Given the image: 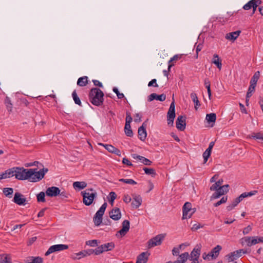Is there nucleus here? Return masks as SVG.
<instances>
[{
    "instance_id": "obj_53",
    "label": "nucleus",
    "mask_w": 263,
    "mask_h": 263,
    "mask_svg": "<svg viewBox=\"0 0 263 263\" xmlns=\"http://www.w3.org/2000/svg\"><path fill=\"white\" fill-rule=\"evenodd\" d=\"M252 227L251 226H248L246 228H245L242 231L243 235H247L249 234L252 231Z\"/></svg>"
},
{
    "instance_id": "obj_55",
    "label": "nucleus",
    "mask_w": 263,
    "mask_h": 263,
    "mask_svg": "<svg viewBox=\"0 0 263 263\" xmlns=\"http://www.w3.org/2000/svg\"><path fill=\"white\" fill-rule=\"evenodd\" d=\"M219 185L216 183V182H215L210 188V190L212 191H215L220 187Z\"/></svg>"
},
{
    "instance_id": "obj_56",
    "label": "nucleus",
    "mask_w": 263,
    "mask_h": 263,
    "mask_svg": "<svg viewBox=\"0 0 263 263\" xmlns=\"http://www.w3.org/2000/svg\"><path fill=\"white\" fill-rule=\"evenodd\" d=\"M59 195H60L62 199H64L65 198H68L69 196V194L65 191H63L62 192H61V191H60Z\"/></svg>"
},
{
    "instance_id": "obj_8",
    "label": "nucleus",
    "mask_w": 263,
    "mask_h": 263,
    "mask_svg": "<svg viewBox=\"0 0 263 263\" xmlns=\"http://www.w3.org/2000/svg\"><path fill=\"white\" fill-rule=\"evenodd\" d=\"M115 243L112 242L102 245L95 249V255H98L103 253L104 252L111 251L115 248Z\"/></svg>"
},
{
    "instance_id": "obj_27",
    "label": "nucleus",
    "mask_w": 263,
    "mask_h": 263,
    "mask_svg": "<svg viewBox=\"0 0 263 263\" xmlns=\"http://www.w3.org/2000/svg\"><path fill=\"white\" fill-rule=\"evenodd\" d=\"M180 259L175 261V263H185L187 259H189V254L188 252H184L179 255Z\"/></svg>"
},
{
    "instance_id": "obj_58",
    "label": "nucleus",
    "mask_w": 263,
    "mask_h": 263,
    "mask_svg": "<svg viewBox=\"0 0 263 263\" xmlns=\"http://www.w3.org/2000/svg\"><path fill=\"white\" fill-rule=\"evenodd\" d=\"M148 86L149 87H151V86H154V87H158V84L156 83V79H153L152 81H151L148 83Z\"/></svg>"
},
{
    "instance_id": "obj_54",
    "label": "nucleus",
    "mask_w": 263,
    "mask_h": 263,
    "mask_svg": "<svg viewBox=\"0 0 263 263\" xmlns=\"http://www.w3.org/2000/svg\"><path fill=\"white\" fill-rule=\"evenodd\" d=\"M133 120L130 115L128 112H126V122L125 124H130Z\"/></svg>"
},
{
    "instance_id": "obj_41",
    "label": "nucleus",
    "mask_w": 263,
    "mask_h": 263,
    "mask_svg": "<svg viewBox=\"0 0 263 263\" xmlns=\"http://www.w3.org/2000/svg\"><path fill=\"white\" fill-rule=\"evenodd\" d=\"M99 144L103 146L106 150H107L109 152L111 153H112L114 152V151L116 148L114 146L109 144H104L102 143H99Z\"/></svg>"
},
{
    "instance_id": "obj_51",
    "label": "nucleus",
    "mask_w": 263,
    "mask_h": 263,
    "mask_svg": "<svg viewBox=\"0 0 263 263\" xmlns=\"http://www.w3.org/2000/svg\"><path fill=\"white\" fill-rule=\"evenodd\" d=\"M113 91H114V92H115L117 94V97H118V98L119 99H122V98H123L124 97V95H123V93H120V92L119 91V90H118V88H116V87H114V88H113Z\"/></svg>"
},
{
    "instance_id": "obj_13",
    "label": "nucleus",
    "mask_w": 263,
    "mask_h": 263,
    "mask_svg": "<svg viewBox=\"0 0 263 263\" xmlns=\"http://www.w3.org/2000/svg\"><path fill=\"white\" fill-rule=\"evenodd\" d=\"M186 117L184 116H179L176 121V125L177 128L180 130L183 131L185 128Z\"/></svg>"
},
{
    "instance_id": "obj_44",
    "label": "nucleus",
    "mask_w": 263,
    "mask_h": 263,
    "mask_svg": "<svg viewBox=\"0 0 263 263\" xmlns=\"http://www.w3.org/2000/svg\"><path fill=\"white\" fill-rule=\"evenodd\" d=\"M251 138L263 140V134L260 132L253 133Z\"/></svg>"
},
{
    "instance_id": "obj_24",
    "label": "nucleus",
    "mask_w": 263,
    "mask_h": 263,
    "mask_svg": "<svg viewBox=\"0 0 263 263\" xmlns=\"http://www.w3.org/2000/svg\"><path fill=\"white\" fill-rule=\"evenodd\" d=\"M221 249H222V247L219 245H217L215 247H214L213 249H212V250L209 253V255L213 258H216L218 257V256L219 254L220 251Z\"/></svg>"
},
{
    "instance_id": "obj_57",
    "label": "nucleus",
    "mask_w": 263,
    "mask_h": 263,
    "mask_svg": "<svg viewBox=\"0 0 263 263\" xmlns=\"http://www.w3.org/2000/svg\"><path fill=\"white\" fill-rule=\"evenodd\" d=\"M180 250L177 247H174L172 250V254L173 256H178L180 253Z\"/></svg>"
},
{
    "instance_id": "obj_11",
    "label": "nucleus",
    "mask_w": 263,
    "mask_h": 263,
    "mask_svg": "<svg viewBox=\"0 0 263 263\" xmlns=\"http://www.w3.org/2000/svg\"><path fill=\"white\" fill-rule=\"evenodd\" d=\"M242 246L251 247L257 243L256 236H246L241 238L239 240Z\"/></svg>"
},
{
    "instance_id": "obj_63",
    "label": "nucleus",
    "mask_w": 263,
    "mask_h": 263,
    "mask_svg": "<svg viewBox=\"0 0 263 263\" xmlns=\"http://www.w3.org/2000/svg\"><path fill=\"white\" fill-rule=\"evenodd\" d=\"M180 58V57L178 55H174L173 58H171V59L168 61L169 64H171L170 63L174 61L178 60Z\"/></svg>"
},
{
    "instance_id": "obj_37",
    "label": "nucleus",
    "mask_w": 263,
    "mask_h": 263,
    "mask_svg": "<svg viewBox=\"0 0 263 263\" xmlns=\"http://www.w3.org/2000/svg\"><path fill=\"white\" fill-rule=\"evenodd\" d=\"M72 98H73V99L75 103L80 106H81L82 104H81V100H80V98H79V97L78 96L76 90L73 91V92L72 93Z\"/></svg>"
},
{
    "instance_id": "obj_15",
    "label": "nucleus",
    "mask_w": 263,
    "mask_h": 263,
    "mask_svg": "<svg viewBox=\"0 0 263 263\" xmlns=\"http://www.w3.org/2000/svg\"><path fill=\"white\" fill-rule=\"evenodd\" d=\"M122 228L118 232L116 236H118V234H119L121 237H123L126 235V234L128 232L129 229L130 223L129 221L127 220H125L122 222Z\"/></svg>"
},
{
    "instance_id": "obj_61",
    "label": "nucleus",
    "mask_w": 263,
    "mask_h": 263,
    "mask_svg": "<svg viewBox=\"0 0 263 263\" xmlns=\"http://www.w3.org/2000/svg\"><path fill=\"white\" fill-rule=\"evenodd\" d=\"M122 163L124 164H126L128 166H132V163L128 160V159L126 158H124L122 160Z\"/></svg>"
},
{
    "instance_id": "obj_38",
    "label": "nucleus",
    "mask_w": 263,
    "mask_h": 263,
    "mask_svg": "<svg viewBox=\"0 0 263 263\" xmlns=\"http://www.w3.org/2000/svg\"><path fill=\"white\" fill-rule=\"evenodd\" d=\"M13 189L11 187H6L3 189L4 194L7 197H11Z\"/></svg>"
},
{
    "instance_id": "obj_19",
    "label": "nucleus",
    "mask_w": 263,
    "mask_h": 263,
    "mask_svg": "<svg viewBox=\"0 0 263 263\" xmlns=\"http://www.w3.org/2000/svg\"><path fill=\"white\" fill-rule=\"evenodd\" d=\"M60 190L59 187L51 186L47 189L46 194L49 197H55L60 194Z\"/></svg>"
},
{
    "instance_id": "obj_2",
    "label": "nucleus",
    "mask_w": 263,
    "mask_h": 263,
    "mask_svg": "<svg viewBox=\"0 0 263 263\" xmlns=\"http://www.w3.org/2000/svg\"><path fill=\"white\" fill-rule=\"evenodd\" d=\"M103 96L104 93L102 91L97 88H92L89 95L90 101L96 106L102 104L104 100Z\"/></svg>"
},
{
    "instance_id": "obj_43",
    "label": "nucleus",
    "mask_w": 263,
    "mask_h": 263,
    "mask_svg": "<svg viewBox=\"0 0 263 263\" xmlns=\"http://www.w3.org/2000/svg\"><path fill=\"white\" fill-rule=\"evenodd\" d=\"M119 181L123 182L124 183L130 184H136L137 182L134 180L131 179H120Z\"/></svg>"
},
{
    "instance_id": "obj_18",
    "label": "nucleus",
    "mask_w": 263,
    "mask_h": 263,
    "mask_svg": "<svg viewBox=\"0 0 263 263\" xmlns=\"http://www.w3.org/2000/svg\"><path fill=\"white\" fill-rule=\"evenodd\" d=\"M109 217L114 220H118L121 217V213L119 208H115L112 209L109 213Z\"/></svg>"
},
{
    "instance_id": "obj_46",
    "label": "nucleus",
    "mask_w": 263,
    "mask_h": 263,
    "mask_svg": "<svg viewBox=\"0 0 263 263\" xmlns=\"http://www.w3.org/2000/svg\"><path fill=\"white\" fill-rule=\"evenodd\" d=\"M228 199L227 196L223 197L219 201L214 204V206H218L222 203H224L227 202Z\"/></svg>"
},
{
    "instance_id": "obj_34",
    "label": "nucleus",
    "mask_w": 263,
    "mask_h": 263,
    "mask_svg": "<svg viewBox=\"0 0 263 263\" xmlns=\"http://www.w3.org/2000/svg\"><path fill=\"white\" fill-rule=\"evenodd\" d=\"M206 120L209 123H215L216 120V115L214 113L207 114L206 116Z\"/></svg>"
},
{
    "instance_id": "obj_4",
    "label": "nucleus",
    "mask_w": 263,
    "mask_h": 263,
    "mask_svg": "<svg viewBox=\"0 0 263 263\" xmlns=\"http://www.w3.org/2000/svg\"><path fill=\"white\" fill-rule=\"evenodd\" d=\"M107 204L106 202H104L99 210L95 214L93 221L96 226H99L101 224L102 222V217L104 214L105 211L106 209Z\"/></svg>"
},
{
    "instance_id": "obj_36",
    "label": "nucleus",
    "mask_w": 263,
    "mask_h": 263,
    "mask_svg": "<svg viewBox=\"0 0 263 263\" xmlns=\"http://www.w3.org/2000/svg\"><path fill=\"white\" fill-rule=\"evenodd\" d=\"M260 77V72L259 71H256L254 74L253 76L251 78V80L250 81V83H253V84H257V82L259 78Z\"/></svg>"
},
{
    "instance_id": "obj_16",
    "label": "nucleus",
    "mask_w": 263,
    "mask_h": 263,
    "mask_svg": "<svg viewBox=\"0 0 263 263\" xmlns=\"http://www.w3.org/2000/svg\"><path fill=\"white\" fill-rule=\"evenodd\" d=\"M133 201L132 202V206L133 208L137 209L142 204V199L140 195L136 194H132Z\"/></svg>"
},
{
    "instance_id": "obj_12",
    "label": "nucleus",
    "mask_w": 263,
    "mask_h": 263,
    "mask_svg": "<svg viewBox=\"0 0 263 263\" xmlns=\"http://www.w3.org/2000/svg\"><path fill=\"white\" fill-rule=\"evenodd\" d=\"M68 248V246L66 245L60 244L53 245L48 249L47 251L45 253V255L48 256L52 253L66 250Z\"/></svg>"
},
{
    "instance_id": "obj_33",
    "label": "nucleus",
    "mask_w": 263,
    "mask_h": 263,
    "mask_svg": "<svg viewBox=\"0 0 263 263\" xmlns=\"http://www.w3.org/2000/svg\"><path fill=\"white\" fill-rule=\"evenodd\" d=\"M124 131L127 136L131 137L133 136V133L131 129L130 124H125L124 127Z\"/></svg>"
},
{
    "instance_id": "obj_50",
    "label": "nucleus",
    "mask_w": 263,
    "mask_h": 263,
    "mask_svg": "<svg viewBox=\"0 0 263 263\" xmlns=\"http://www.w3.org/2000/svg\"><path fill=\"white\" fill-rule=\"evenodd\" d=\"M237 204L238 203L237 202H235V201L234 200V201L231 204L227 206V210L228 211H230L232 210H233Z\"/></svg>"
},
{
    "instance_id": "obj_26",
    "label": "nucleus",
    "mask_w": 263,
    "mask_h": 263,
    "mask_svg": "<svg viewBox=\"0 0 263 263\" xmlns=\"http://www.w3.org/2000/svg\"><path fill=\"white\" fill-rule=\"evenodd\" d=\"M240 32H241L240 31L238 30L236 31L227 33L226 35V38L227 40H229L234 41L238 37Z\"/></svg>"
},
{
    "instance_id": "obj_42",
    "label": "nucleus",
    "mask_w": 263,
    "mask_h": 263,
    "mask_svg": "<svg viewBox=\"0 0 263 263\" xmlns=\"http://www.w3.org/2000/svg\"><path fill=\"white\" fill-rule=\"evenodd\" d=\"M5 104L8 111L9 112H11L12 109V104L11 103L10 100L8 97H7L5 100Z\"/></svg>"
},
{
    "instance_id": "obj_10",
    "label": "nucleus",
    "mask_w": 263,
    "mask_h": 263,
    "mask_svg": "<svg viewBox=\"0 0 263 263\" xmlns=\"http://www.w3.org/2000/svg\"><path fill=\"white\" fill-rule=\"evenodd\" d=\"M246 253H247V250L240 249L229 253L226 255V257L227 258L228 261L231 262L240 257L242 255V254Z\"/></svg>"
},
{
    "instance_id": "obj_20",
    "label": "nucleus",
    "mask_w": 263,
    "mask_h": 263,
    "mask_svg": "<svg viewBox=\"0 0 263 263\" xmlns=\"http://www.w3.org/2000/svg\"><path fill=\"white\" fill-rule=\"evenodd\" d=\"M155 99L161 102L164 101L166 99V95L164 93L158 95L155 93H153L148 97V101L149 102H151Z\"/></svg>"
},
{
    "instance_id": "obj_48",
    "label": "nucleus",
    "mask_w": 263,
    "mask_h": 263,
    "mask_svg": "<svg viewBox=\"0 0 263 263\" xmlns=\"http://www.w3.org/2000/svg\"><path fill=\"white\" fill-rule=\"evenodd\" d=\"M211 153L209 152L207 150H205V152L203 153L202 156H203V157L204 159V162H203L204 164L207 162L208 158L211 156Z\"/></svg>"
},
{
    "instance_id": "obj_49",
    "label": "nucleus",
    "mask_w": 263,
    "mask_h": 263,
    "mask_svg": "<svg viewBox=\"0 0 263 263\" xmlns=\"http://www.w3.org/2000/svg\"><path fill=\"white\" fill-rule=\"evenodd\" d=\"M4 260H2V262L4 263H12L10 255L9 254H4Z\"/></svg>"
},
{
    "instance_id": "obj_31",
    "label": "nucleus",
    "mask_w": 263,
    "mask_h": 263,
    "mask_svg": "<svg viewBox=\"0 0 263 263\" xmlns=\"http://www.w3.org/2000/svg\"><path fill=\"white\" fill-rule=\"evenodd\" d=\"M88 83L87 77L86 76H84L81 78H80L77 82V85L80 86H86Z\"/></svg>"
},
{
    "instance_id": "obj_7",
    "label": "nucleus",
    "mask_w": 263,
    "mask_h": 263,
    "mask_svg": "<svg viewBox=\"0 0 263 263\" xmlns=\"http://www.w3.org/2000/svg\"><path fill=\"white\" fill-rule=\"evenodd\" d=\"M165 236L166 234H161L151 239L147 242L148 248H152L155 246L160 245L162 243V241L164 239Z\"/></svg>"
},
{
    "instance_id": "obj_29",
    "label": "nucleus",
    "mask_w": 263,
    "mask_h": 263,
    "mask_svg": "<svg viewBox=\"0 0 263 263\" xmlns=\"http://www.w3.org/2000/svg\"><path fill=\"white\" fill-rule=\"evenodd\" d=\"M212 63L215 64L219 69H221L222 67L221 62L217 54H214Z\"/></svg>"
},
{
    "instance_id": "obj_22",
    "label": "nucleus",
    "mask_w": 263,
    "mask_h": 263,
    "mask_svg": "<svg viewBox=\"0 0 263 263\" xmlns=\"http://www.w3.org/2000/svg\"><path fill=\"white\" fill-rule=\"evenodd\" d=\"M201 248L196 246L191 252L190 255H189V259H199L200 255Z\"/></svg>"
},
{
    "instance_id": "obj_40",
    "label": "nucleus",
    "mask_w": 263,
    "mask_h": 263,
    "mask_svg": "<svg viewBox=\"0 0 263 263\" xmlns=\"http://www.w3.org/2000/svg\"><path fill=\"white\" fill-rule=\"evenodd\" d=\"M45 194L43 192H41L39 194L36 195L37 201L38 202H45Z\"/></svg>"
},
{
    "instance_id": "obj_32",
    "label": "nucleus",
    "mask_w": 263,
    "mask_h": 263,
    "mask_svg": "<svg viewBox=\"0 0 263 263\" xmlns=\"http://www.w3.org/2000/svg\"><path fill=\"white\" fill-rule=\"evenodd\" d=\"M191 98L192 101L195 104V108L197 110L198 106L200 105L197 95L195 93L193 92L191 94Z\"/></svg>"
},
{
    "instance_id": "obj_6",
    "label": "nucleus",
    "mask_w": 263,
    "mask_h": 263,
    "mask_svg": "<svg viewBox=\"0 0 263 263\" xmlns=\"http://www.w3.org/2000/svg\"><path fill=\"white\" fill-rule=\"evenodd\" d=\"M175 116V100L174 97H173V101L170 105V108L167 113V120L168 125L173 126Z\"/></svg>"
},
{
    "instance_id": "obj_3",
    "label": "nucleus",
    "mask_w": 263,
    "mask_h": 263,
    "mask_svg": "<svg viewBox=\"0 0 263 263\" xmlns=\"http://www.w3.org/2000/svg\"><path fill=\"white\" fill-rule=\"evenodd\" d=\"M83 196V203L86 205H90L93 202L95 197L97 195V192L92 188L88 189L81 192Z\"/></svg>"
},
{
    "instance_id": "obj_60",
    "label": "nucleus",
    "mask_w": 263,
    "mask_h": 263,
    "mask_svg": "<svg viewBox=\"0 0 263 263\" xmlns=\"http://www.w3.org/2000/svg\"><path fill=\"white\" fill-rule=\"evenodd\" d=\"M134 121L136 122H139L141 121V116L139 113L136 114Z\"/></svg>"
},
{
    "instance_id": "obj_17",
    "label": "nucleus",
    "mask_w": 263,
    "mask_h": 263,
    "mask_svg": "<svg viewBox=\"0 0 263 263\" xmlns=\"http://www.w3.org/2000/svg\"><path fill=\"white\" fill-rule=\"evenodd\" d=\"M146 126L147 124L146 122H145L142 124V126L138 128V136L139 137V139L142 141H144L145 140L147 136V133L146 131Z\"/></svg>"
},
{
    "instance_id": "obj_39",
    "label": "nucleus",
    "mask_w": 263,
    "mask_h": 263,
    "mask_svg": "<svg viewBox=\"0 0 263 263\" xmlns=\"http://www.w3.org/2000/svg\"><path fill=\"white\" fill-rule=\"evenodd\" d=\"M143 170L145 173L147 175H151L152 176L156 175V172L154 168L144 167Z\"/></svg>"
},
{
    "instance_id": "obj_5",
    "label": "nucleus",
    "mask_w": 263,
    "mask_h": 263,
    "mask_svg": "<svg viewBox=\"0 0 263 263\" xmlns=\"http://www.w3.org/2000/svg\"><path fill=\"white\" fill-rule=\"evenodd\" d=\"M183 215L182 219H187L191 217L192 215L196 212L195 208H192V204L190 202H186L184 203L182 208Z\"/></svg>"
},
{
    "instance_id": "obj_25",
    "label": "nucleus",
    "mask_w": 263,
    "mask_h": 263,
    "mask_svg": "<svg viewBox=\"0 0 263 263\" xmlns=\"http://www.w3.org/2000/svg\"><path fill=\"white\" fill-rule=\"evenodd\" d=\"M95 251L96 249H89L79 252V253H77L76 255L80 256L79 258H78V259H80L81 257H86L87 256L90 255L93 253L95 254Z\"/></svg>"
},
{
    "instance_id": "obj_47",
    "label": "nucleus",
    "mask_w": 263,
    "mask_h": 263,
    "mask_svg": "<svg viewBox=\"0 0 263 263\" xmlns=\"http://www.w3.org/2000/svg\"><path fill=\"white\" fill-rule=\"evenodd\" d=\"M110 198L109 199V202L111 203V205L113 204L114 200L116 199L117 197L116 194L114 192H111L109 193Z\"/></svg>"
},
{
    "instance_id": "obj_14",
    "label": "nucleus",
    "mask_w": 263,
    "mask_h": 263,
    "mask_svg": "<svg viewBox=\"0 0 263 263\" xmlns=\"http://www.w3.org/2000/svg\"><path fill=\"white\" fill-rule=\"evenodd\" d=\"M13 201L14 203L19 205H24L27 203L26 198L24 197V196L23 195L18 192H16L15 193L13 198Z\"/></svg>"
},
{
    "instance_id": "obj_30",
    "label": "nucleus",
    "mask_w": 263,
    "mask_h": 263,
    "mask_svg": "<svg viewBox=\"0 0 263 263\" xmlns=\"http://www.w3.org/2000/svg\"><path fill=\"white\" fill-rule=\"evenodd\" d=\"M7 178H10L13 176L15 177L16 169L15 167H13L6 170L5 172Z\"/></svg>"
},
{
    "instance_id": "obj_52",
    "label": "nucleus",
    "mask_w": 263,
    "mask_h": 263,
    "mask_svg": "<svg viewBox=\"0 0 263 263\" xmlns=\"http://www.w3.org/2000/svg\"><path fill=\"white\" fill-rule=\"evenodd\" d=\"M252 4H253V1H250L248 3H247L246 5H244V6L243 7V8L245 10H249L252 8V6H253Z\"/></svg>"
},
{
    "instance_id": "obj_28",
    "label": "nucleus",
    "mask_w": 263,
    "mask_h": 263,
    "mask_svg": "<svg viewBox=\"0 0 263 263\" xmlns=\"http://www.w3.org/2000/svg\"><path fill=\"white\" fill-rule=\"evenodd\" d=\"M87 186V183L84 181H76L73 183V187L76 190L84 189Z\"/></svg>"
},
{
    "instance_id": "obj_45",
    "label": "nucleus",
    "mask_w": 263,
    "mask_h": 263,
    "mask_svg": "<svg viewBox=\"0 0 263 263\" xmlns=\"http://www.w3.org/2000/svg\"><path fill=\"white\" fill-rule=\"evenodd\" d=\"M86 245L90 247H96L98 246V240L96 239L88 240L86 242Z\"/></svg>"
},
{
    "instance_id": "obj_62",
    "label": "nucleus",
    "mask_w": 263,
    "mask_h": 263,
    "mask_svg": "<svg viewBox=\"0 0 263 263\" xmlns=\"http://www.w3.org/2000/svg\"><path fill=\"white\" fill-rule=\"evenodd\" d=\"M256 84L253 83H250V85L249 87L248 90L253 92L255 90V88Z\"/></svg>"
},
{
    "instance_id": "obj_59",
    "label": "nucleus",
    "mask_w": 263,
    "mask_h": 263,
    "mask_svg": "<svg viewBox=\"0 0 263 263\" xmlns=\"http://www.w3.org/2000/svg\"><path fill=\"white\" fill-rule=\"evenodd\" d=\"M132 200L131 197L128 195H125L123 198V201L126 203H129Z\"/></svg>"
},
{
    "instance_id": "obj_21",
    "label": "nucleus",
    "mask_w": 263,
    "mask_h": 263,
    "mask_svg": "<svg viewBox=\"0 0 263 263\" xmlns=\"http://www.w3.org/2000/svg\"><path fill=\"white\" fill-rule=\"evenodd\" d=\"M132 156L133 158H134L135 159H137V160L140 161L143 164H144L145 165H151L152 163V162L151 160H149V159H148L143 156L138 155L137 154H132Z\"/></svg>"
},
{
    "instance_id": "obj_64",
    "label": "nucleus",
    "mask_w": 263,
    "mask_h": 263,
    "mask_svg": "<svg viewBox=\"0 0 263 263\" xmlns=\"http://www.w3.org/2000/svg\"><path fill=\"white\" fill-rule=\"evenodd\" d=\"M94 85L95 86H99L100 87H103V85L98 80H94L92 81Z\"/></svg>"
},
{
    "instance_id": "obj_35",
    "label": "nucleus",
    "mask_w": 263,
    "mask_h": 263,
    "mask_svg": "<svg viewBox=\"0 0 263 263\" xmlns=\"http://www.w3.org/2000/svg\"><path fill=\"white\" fill-rule=\"evenodd\" d=\"M28 261L29 263H42L43 259L40 257H30Z\"/></svg>"
},
{
    "instance_id": "obj_9",
    "label": "nucleus",
    "mask_w": 263,
    "mask_h": 263,
    "mask_svg": "<svg viewBox=\"0 0 263 263\" xmlns=\"http://www.w3.org/2000/svg\"><path fill=\"white\" fill-rule=\"evenodd\" d=\"M229 185L228 184L222 185L220 186L215 193L213 194L212 196L211 197V200L217 199L219 198L220 196L224 195L229 192Z\"/></svg>"
},
{
    "instance_id": "obj_23",
    "label": "nucleus",
    "mask_w": 263,
    "mask_h": 263,
    "mask_svg": "<svg viewBox=\"0 0 263 263\" xmlns=\"http://www.w3.org/2000/svg\"><path fill=\"white\" fill-rule=\"evenodd\" d=\"M149 255L147 252H142L138 256L136 263H146Z\"/></svg>"
},
{
    "instance_id": "obj_1",
    "label": "nucleus",
    "mask_w": 263,
    "mask_h": 263,
    "mask_svg": "<svg viewBox=\"0 0 263 263\" xmlns=\"http://www.w3.org/2000/svg\"><path fill=\"white\" fill-rule=\"evenodd\" d=\"M15 178L21 180H28L31 182H35L42 180L48 168H43L37 171V168L26 169L24 167H16Z\"/></svg>"
}]
</instances>
